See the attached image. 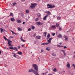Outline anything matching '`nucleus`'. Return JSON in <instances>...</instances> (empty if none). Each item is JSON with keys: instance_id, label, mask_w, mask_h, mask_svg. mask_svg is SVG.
Returning a JSON list of instances; mask_svg holds the SVG:
<instances>
[{"instance_id": "18", "label": "nucleus", "mask_w": 75, "mask_h": 75, "mask_svg": "<svg viewBox=\"0 0 75 75\" xmlns=\"http://www.w3.org/2000/svg\"><path fill=\"white\" fill-rule=\"evenodd\" d=\"M11 31L12 32V34H15V35H17V33H14V32H13L11 30Z\"/></svg>"}, {"instance_id": "45", "label": "nucleus", "mask_w": 75, "mask_h": 75, "mask_svg": "<svg viewBox=\"0 0 75 75\" xmlns=\"http://www.w3.org/2000/svg\"><path fill=\"white\" fill-rule=\"evenodd\" d=\"M55 35V33H53V34H52V35H53V36H54V35Z\"/></svg>"}, {"instance_id": "50", "label": "nucleus", "mask_w": 75, "mask_h": 75, "mask_svg": "<svg viewBox=\"0 0 75 75\" xmlns=\"http://www.w3.org/2000/svg\"><path fill=\"white\" fill-rule=\"evenodd\" d=\"M25 22H23V24H25Z\"/></svg>"}, {"instance_id": "55", "label": "nucleus", "mask_w": 75, "mask_h": 75, "mask_svg": "<svg viewBox=\"0 0 75 75\" xmlns=\"http://www.w3.org/2000/svg\"><path fill=\"white\" fill-rule=\"evenodd\" d=\"M23 42H25V40H23Z\"/></svg>"}, {"instance_id": "35", "label": "nucleus", "mask_w": 75, "mask_h": 75, "mask_svg": "<svg viewBox=\"0 0 75 75\" xmlns=\"http://www.w3.org/2000/svg\"><path fill=\"white\" fill-rule=\"evenodd\" d=\"M13 14L12 13H10V15H9V16H13Z\"/></svg>"}, {"instance_id": "57", "label": "nucleus", "mask_w": 75, "mask_h": 75, "mask_svg": "<svg viewBox=\"0 0 75 75\" xmlns=\"http://www.w3.org/2000/svg\"><path fill=\"white\" fill-rule=\"evenodd\" d=\"M62 71H63V72H65V71H64V70H63Z\"/></svg>"}, {"instance_id": "54", "label": "nucleus", "mask_w": 75, "mask_h": 75, "mask_svg": "<svg viewBox=\"0 0 75 75\" xmlns=\"http://www.w3.org/2000/svg\"><path fill=\"white\" fill-rule=\"evenodd\" d=\"M21 46H22V47H24V45H22Z\"/></svg>"}, {"instance_id": "43", "label": "nucleus", "mask_w": 75, "mask_h": 75, "mask_svg": "<svg viewBox=\"0 0 75 75\" xmlns=\"http://www.w3.org/2000/svg\"><path fill=\"white\" fill-rule=\"evenodd\" d=\"M38 17H40V16H41V14H38Z\"/></svg>"}, {"instance_id": "63", "label": "nucleus", "mask_w": 75, "mask_h": 75, "mask_svg": "<svg viewBox=\"0 0 75 75\" xmlns=\"http://www.w3.org/2000/svg\"><path fill=\"white\" fill-rule=\"evenodd\" d=\"M55 16H53V17L55 18Z\"/></svg>"}, {"instance_id": "24", "label": "nucleus", "mask_w": 75, "mask_h": 75, "mask_svg": "<svg viewBox=\"0 0 75 75\" xmlns=\"http://www.w3.org/2000/svg\"><path fill=\"white\" fill-rule=\"evenodd\" d=\"M7 49L8 50V49H10V50H13V47H9V48H7Z\"/></svg>"}, {"instance_id": "61", "label": "nucleus", "mask_w": 75, "mask_h": 75, "mask_svg": "<svg viewBox=\"0 0 75 75\" xmlns=\"http://www.w3.org/2000/svg\"><path fill=\"white\" fill-rule=\"evenodd\" d=\"M64 49H65V48H67V47H64Z\"/></svg>"}, {"instance_id": "64", "label": "nucleus", "mask_w": 75, "mask_h": 75, "mask_svg": "<svg viewBox=\"0 0 75 75\" xmlns=\"http://www.w3.org/2000/svg\"><path fill=\"white\" fill-rule=\"evenodd\" d=\"M74 58H75V55H74Z\"/></svg>"}, {"instance_id": "23", "label": "nucleus", "mask_w": 75, "mask_h": 75, "mask_svg": "<svg viewBox=\"0 0 75 75\" xmlns=\"http://www.w3.org/2000/svg\"><path fill=\"white\" fill-rule=\"evenodd\" d=\"M16 4H17V3L14 2L13 4V7H14V6H15V5H16Z\"/></svg>"}, {"instance_id": "51", "label": "nucleus", "mask_w": 75, "mask_h": 75, "mask_svg": "<svg viewBox=\"0 0 75 75\" xmlns=\"http://www.w3.org/2000/svg\"><path fill=\"white\" fill-rule=\"evenodd\" d=\"M1 54V51L0 50V55Z\"/></svg>"}, {"instance_id": "48", "label": "nucleus", "mask_w": 75, "mask_h": 75, "mask_svg": "<svg viewBox=\"0 0 75 75\" xmlns=\"http://www.w3.org/2000/svg\"><path fill=\"white\" fill-rule=\"evenodd\" d=\"M47 72H45V73H44V74L45 75H47Z\"/></svg>"}, {"instance_id": "1", "label": "nucleus", "mask_w": 75, "mask_h": 75, "mask_svg": "<svg viewBox=\"0 0 75 75\" xmlns=\"http://www.w3.org/2000/svg\"><path fill=\"white\" fill-rule=\"evenodd\" d=\"M34 69H30L28 71L29 72H33L35 75H40L38 74V68L37 65L33 64L32 65Z\"/></svg>"}, {"instance_id": "29", "label": "nucleus", "mask_w": 75, "mask_h": 75, "mask_svg": "<svg viewBox=\"0 0 75 75\" xmlns=\"http://www.w3.org/2000/svg\"><path fill=\"white\" fill-rule=\"evenodd\" d=\"M55 25H56V27H59V25L58 23H56Z\"/></svg>"}, {"instance_id": "5", "label": "nucleus", "mask_w": 75, "mask_h": 75, "mask_svg": "<svg viewBox=\"0 0 75 75\" xmlns=\"http://www.w3.org/2000/svg\"><path fill=\"white\" fill-rule=\"evenodd\" d=\"M36 23L38 25H42L43 24V23L41 22H38Z\"/></svg>"}, {"instance_id": "16", "label": "nucleus", "mask_w": 75, "mask_h": 75, "mask_svg": "<svg viewBox=\"0 0 75 75\" xmlns=\"http://www.w3.org/2000/svg\"><path fill=\"white\" fill-rule=\"evenodd\" d=\"M17 23L19 24H20V23H21V21L20 20H18L17 21Z\"/></svg>"}, {"instance_id": "37", "label": "nucleus", "mask_w": 75, "mask_h": 75, "mask_svg": "<svg viewBox=\"0 0 75 75\" xmlns=\"http://www.w3.org/2000/svg\"><path fill=\"white\" fill-rule=\"evenodd\" d=\"M28 31H31V29L30 28H29L28 30Z\"/></svg>"}, {"instance_id": "2", "label": "nucleus", "mask_w": 75, "mask_h": 75, "mask_svg": "<svg viewBox=\"0 0 75 75\" xmlns=\"http://www.w3.org/2000/svg\"><path fill=\"white\" fill-rule=\"evenodd\" d=\"M47 8H54V7H55V6L54 5H50L49 4H48L47 5Z\"/></svg>"}, {"instance_id": "56", "label": "nucleus", "mask_w": 75, "mask_h": 75, "mask_svg": "<svg viewBox=\"0 0 75 75\" xmlns=\"http://www.w3.org/2000/svg\"><path fill=\"white\" fill-rule=\"evenodd\" d=\"M44 73H42V75H44Z\"/></svg>"}, {"instance_id": "7", "label": "nucleus", "mask_w": 75, "mask_h": 75, "mask_svg": "<svg viewBox=\"0 0 75 75\" xmlns=\"http://www.w3.org/2000/svg\"><path fill=\"white\" fill-rule=\"evenodd\" d=\"M48 44H49V43H45L44 42L41 44L42 45H48Z\"/></svg>"}, {"instance_id": "41", "label": "nucleus", "mask_w": 75, "mask_h": 75, "mask_svg": "<svg viewBox=\"0 0 75 75\" xmlns=\"http://www.w3.org/2000/svg\"><path fill=\"white\" fill-rule=\"evenodd\" d=\"M21 41H23V40H24L23 39H22V37H21Z\"/></svg>"}, {"instance_id": "40", "label": "nucleus", "mask_w": 75, "mask_h": 75, "mask_svg": "<svg viewBox=\"0 0 75 75\" xmlns=\"http://www.w3.org/2000/svg\"><path fill=\"white\" fill-rule=\"evenodd\" d=\"M38 18H37L35 19V21H38Z\"/></svg>"}, {"instance_id": "59", "label": "nucleus", "mask_w": 75, "mask_h": 75, "mask_svg": "<svg viewBox=\"0 0 75 75\" xmlns=\"http://www.w3.org/2000/svg\"><path fill=\"white\" fill-rule=\"evenodd\" d=\"M25 0H21V1H25Z\"/></svg>"}, {"instance_id": "17", "label": "nucleus", "mask_w": 75, "mask_h": 75, "mask_svg": "<svg viewBox=\"0 0 75 75\" xmlns=\"http://www.w3.org/2000/svg\"><path fill=\"white\" fill-rule=\"evenodd\" d=\"M11 21H15V19L13 18H12L11 19Z\"/></svg>"}, {"instance_id": "60", "label": "nucleus", "mask_w": 75, "mask_h": 75, "mask_svg": "<svg viewBox=\"0 0 75 75\" xmlns=\"http://www.w3.org/2000/svg\"><path fill=\"white\" fill-rule=\"evenodd\" d=\"M38 59H40V58H39V57H38Z\"/></svg>"}, {"instance_id": "22", "label": "nucleus", "mask_w": 75, "mask_h": 75, "mask_svg": "<svg viewBox=\"0 0 75 75\" xmlns=\"http://www.w3.org/2000/svg\"><path fill=\"white\" fill-rule=\"evenodd\" d=\"M47 15H46L44 18H43V20H46V18H47Z\"/></svg>"}, {"instance_id": "14", "label": "nucleus", "mask_w": 75, "mask_h": 75, "mask_svg": "<svg viewBox=\"0 0 75 75\" xmlns=\"http://www.w3.org/2000/svg\"><path fill=\"white\" fill-rule=\"evenodd\" d=\"M43 34L44 35H44V37H47V32H44L43 33Z\"/></svg>"}, {"instance_id": "42", "label": "nucleus", "mask_w": 75, "mask_h": 75, "mask_svg": "<svg viewBox=\"0 0 75 75\" xmlns=\"http://www.w3.org/2000/svg\"><path fill=\"white\" fill-rule=\"evenodd\" d=\"M72 65H73V66L74 69H75V64H72Z\"/></svg>"}, {"instance_id": "52", "label": "nucleus", "mask_w": 75, "mask_h": 75, "mask_svg": "<svg viewBox=\"0 0 75 75\" xmlns=\"http://www.w3.org/2000/svg\"><path fill=\"white\" fill-rule=\"evenodd\" d=\"M59 44L60 45H61V44H62V43H61V42L59 43Z\"/></svg>"}, {"instance_id": "34", "label": "nucleus", "mask_w": 75, "mask_h": 75, "mask_svg": "<svg viewBox=\"0 0 75 75\" xmlns=\"http://www.w3.org/2000/svg\"><path fill=\"white\" fill-rule=\"evenodd\" d=\"M8 44L9 46H11V43H10V42H8Z\"/></svg>"}, {"instance_id": "33", "label": "nucleus", "mask_w": 75, "mask_h": 75, "mask_svg": "<svg viewBox=\"0 0 75 75\" xmlns=\"http://www.w3.org/2000/svg\"><path fill=\"white\" fill-rule=\"evenodd\" d=\"M7 41L8 42H10H10H12V41L8 39H7Z\"/></svg>"}, {"instance_id": "10", "label": "nucleus", "mask_w": 75, "mask_h": 75, "mask_svg": "<svg viewBox=\"0 0 75 75\" xmlns=\"http://www.w3.org/2000/svg\"><path fill=\"white\" fill-rule=\"evenodd\" d=\"M50 36H51L50 34H49L47 35V40H48V39H49V38H50Z\"/></svg>"}, {"instance_id": "11", "label": "nucleus", "mask_w": 75, "mask_h": 75, "mask_svg": "<svg viewBox=\"0 0 75 75\" xmlns=\"http://www.w3.org/2000/svg\"><path fill=\"white\" fill-rule=\"evenodd\" d=\"M61 51H62L63 53L64 54V56H66V53L65 52V50H61Z\"/></svg>"}, {"instance_id": "53", "label": "nucleus", "mask_w": 75, "mask_h": 75, "mask_svg": "<svg viewBox=\"0 0 75 75\" xmlns=\"http://www.w3.org/2000/svg\"><path fill=\"white\" fill-rule=\"evenodd\" d=\"M10 38H13V37H12L11 36L10 37Z\"/></svg>"}, {"instance_id": "12", "label": "nucleus", "mask_w": 75, "mask_h": 75, "mask_svg": "<svg viewBox=\"0 0 75 75\" xmlns=\"http://www.w3.org/2000/svg\"><path fill=\"white\" fill-rule=\"evenodd\" d=\"M51 28L52 29H54V28H56V27H55V25H52V26H51Z\"/></svg>"}, {"instance_id": "36", "label": "nucleus", "mask_w": 75, "mask_h": 75, "mask_svg": "<svg viewBox=\"0 0 75 75\" xmlns=\"http://www.w3.org/2000/svg\"><path fill=\"white\" fill-rule=\"evenodd\" d=\"M0 30H1V33L3 31V29L2 28H1L0 29Z\"/></svg>"}, {"instance_id": "25", "label": "nucleus", "mask_w": 75, "mask_h": 75, "mask_svg": "<svg viewBox=\"0 0 75 75\" xmlns=\"http://www.w3.org/2000/svg\"><path fill=\"white\" fill-rule=\"evenodd\" d=\"M46 50L47 51H50V47H46Z\"/></svg>"}, {"instance_id": "62", "label": "nucleus", "mask_w": 75, "mask_h": 75, "mask_svg": "<svg viewBox=\"0 0 75 75\" xmlns=\"http://www.w3.org/2000/svg\"><path fill=\"white\" fill-rule=\"evenodd\" d=\"M20 47H18V49H20Z\"/></svg>"}, {"instance_id": "26", "label": "nucleus", "mask_w": 75, "mask_h": 75, "mask_svg": "<svg viewBox=\"0 0 75 75\" xmlns=\"http://www.w3.org/2000/svg\"><path fill=\"white\" fill-rule=\"evenodd\" d=\"M17 54H19V55H21L22 54V52H18Z\"/></svg>"}, {"instance_id": "31", "label": "nucleus", "mask_w": 75, "mask_h": 75, "mask_svg": "<svg viewBox=\"0 0 75 75\" xmlns=\"http://www.w3.org/2000/svg\"><path fill=\"white\" fill-rule=\"evenodd\" d=\"M31 28H32V30H34V29H35V27L33 26H31Z\"/></svg>"}, {"instance_id": "30", "label": "nucleus", "mask_w": 75, "mask_h": 75, "mask_svg": "<svg viewBox=\"0 0 75 75\" xmlns=\"http://www.w3.org/2000/svg\"><path fill=\"white\" fill-rule=\"evenodd\" d=\"M57 37L58 38H61V37H62V35H61V34H59L58 36Z\"/></svg>"}, {"instance_id": "46", "label": "nucleus", "mask_w": 75, "mask_h": 75, "mask_svg": "<svg viewBox=\"0 0 75 75\" xmlns=\"http://www.w3.org/2000/svg\"><path fill=\"white\" fill-rule=\"evenodd\" d=\"M16 47H14L13 48V50H16Z\"/></svg>"}, {"instance_id": "58", "label": "nucleus", "mask_w": 75, "mask_h": 75, "mask_svg": "<svg viewBox=\"0 0 75 75\" xmlns=\"http://www.w3.org/2000/svg\"><path fill=\"white\" fill-rule=\"evenodd\" d=\"M4 49H6V47H4Z\"/></svg>"}, {"instance_id": "38", "label": "nucleus", "mask_w": 75, "mask_h": 75, "mask_svg": "<svg viewBox=\"0 0 75 75\" xmlns=\"http://www.w3.org/2000/svg\"><path fill=\"white\" fill-rule=\"evenodd\" d=\"M57 46L59 47H63V46H62V45H58Z\"/></svg>"}, {"instance_id": "3", "label": "nucleus", "mask_w": 75, "mask_h": 75, "mask_svg": "<svg viewBox=\"0 0 75 75\" xmlns=\"http://www.w3.org/2000/svg\"><path fill=\"white\" fill-rule=\"evenodd\" d=\"M37 4L34 3L33 4H31V6H30L31 8H33L35 7V6H36Z\"/></svg>"}, {"instance_id": "21", "label": "nucleus", "mask_w": 75, "mask_h": 75, "mask_svg": "<svg viewBox=\"0 0 75 75\" xmlns=\"http://www.w3.org/2000/svg\"><path fill=\"white\" fill-rule=\"evenodd\" d=\"M18 31H22V29L21 28H18Z\"/></svg>"}, {"instance_id": "39", "label": "nucleus", "mask_w": 75, "mask_h": 75, "mask_svg": "<svg viewBox=\"0 0 75 75\" xmlns=\"http://www.w3.org/2000/svg\"><path fill=\"white\" fill-rule=\"evenodd\" d=\"M59 30H62V28L61 27H59Z\"/></svg>"}, {"instance_id": "9", "label": "nucleus", "mask_w": 75, "mask_h": 75, "mask_svg": "<svg viewBox=\"0 0 75 75\" xmlns=\"http://www.w3.org/2000/svg\"><path fill=\"white\" fill-rule=\"evenodd\" d=\"M64 38H65V40L66 41H68V37L67 36H64Z\"/></svg>"}, {"instance_id": "13", "label": "nucleus", "mask_w": 75, "mask_h": 75, "mask_svg": "<svg viewBox=\"0 0 75 75\" xmlns=\"http://www.w3.org/2000/svg\"><path fill=\"white\" fill-rule=\"evenodd\" d=\"M36 38L37 39H40L41 37L39 35L37 36L36 37Z\"/></svg>"}, {"instance_id": "27", "label": "nucleus", "mask_w": 75, "mask_h": 75, "mask_svg": "<svg viewBox=\"0 0 75 75\" xmlns=\"http://www.w3.org/2000/svg\"><path fill=\"white\" fill-rule=\"evenodd\" d=\"M4 39L5 41H6V40L7 41V40H8V39H7V38H6V37L5 36H4Z\"/></svg>"}, {"instance_id": "8", "label": "nucleus", "mask_w": 75, "mask_h": 75, "mask_svg": "<svg viewBox=\"0 0 75 75\" xmlns=\"http://www.w3.org/2000/svg\"><path fill=\"white\" fill-rule=\"evenodd\" d=\"M12 54H13V57H14V58H17V57H16V55H17V54H16L14 53H12Z\"/></svg>"}, {"instance_id": "49", "label": "nucleus", "mask_w": 75, "mask_h": 75, "mask_svg": "<svg viewBox=\"0 0 75 75\" xmlns=\"http://www.w3.org/2000/svg\"><path fill=\"white\" fill-rule=\"evenodd\" d=\"M33 37H35V34H34L33 35Z\"/></svg>"}, {"instance_id": "32", "label": "nucleus", "mask_w": 75, "mask_h": 75, "mask_svg": "<svg viewBox=\"0 0 75 75\" xmlns=\"http://www.w3.org/2000/svg\"><path fill=\"white\" fill-rule=\"evenodd\" d=\"M25 12L27 13H29V12H30V11H29L28 10H27L25 11Z\"/></svg>"}, {"instance_id": "47", "label": "nucleus", "mask_w": 75, "mask_h": 75, "mask_svg": "<svg viewBox=\"0 0 75 75\" xmlns=\"http://www.w3.org/2000/svg\"><path fill=\"white\" fill-rule=\"evenodd\" d=\"M15 50L16 51H18L16 47V49H15Z\"/></svg>"}, {"instance_id": "28", "label": "nucleus", "mask_w": 75, "mask_h": 75, "mask_svg": "<svg viewBox=\"0 0 75 75\" xmlns=\"http://www.w3.org/2000/svg\"><path fill=\"white\" fill-rule=\"evenodd\" d=\"M57 69L54 68L53 69V71L54 72H57Z\"/></svg>"}, {"instance_id": "4", "label": "nucleus", "mask_w": 75, "mask_h": 75, "mask_svg": "<svg viewBox=\"0 0 75 75\" xmlns=\"http://www.w3.org/2000/svg\"><path fill=\"white\" fill-rule=\"evenodd\" d=\"M45 13H46L47 15V16H48L49 15H51V12L49 11H45Z\"/></svg>"}, {"instance_id": "15", "label": "nucleus", "mask_w": 75, "mask_h": 75, "mask_svg": "<svg viewBox=\"0 0 75 75\" xmlns=\"http://www.w3.org/2000/svg\"><path fill=\"white\" fill-rule=\"evenodd\" d=\"M67 68H70V64L69 63H68L67 65Z\"/></svg>"}, {"instance_id": "20", "label": "nucleus", "mask_w": 75, "mask_h": 75, "mask_svg": "<svg viewBox=\"0 0 75 75\" xmlns=\"http://www.w3.org/2000/svg\"><path fill=\"white\" fill-rule=\"evenodd\" d=\"M57 20H59L61 19V17L58 16L57 17Z\"/></svg>"}, {"instance_id": "6", "label": "nucleus", "mask_w": 75, "mask_h": 75, "mask_svg": "<svg viewBox=\"0 0 75 75\" xmlns=\"http://www.w3.org/2000/svg\"><path fill=\"white\" fill-rule=\"evenodd\" d=\"M52 40V38H50L49 40H47V42H47L48 43H49V44H50L51 43V40Z\"/></svg>"}, {"instance_id": "44", "label": "nucleus", "mask_w": 75, "mask_h": 75, "mask_svg": "<svg viewBox=\"0 0 75 75\" xmlns=\"http://www.w3.org/2000/svg\"><path fill=\"white\" fill-rule=\"evenodd\" d=\"M43 51H44V50H43L42 49H41V52H43Z\"/></svg>"}, {"instance_id": "19", "label": "nucleus", "mask_w": 75, "mask_h": 75, "mask_svg": "<svg viewBox=\"0 0 75 75\" xmlns=\"http://www.w3.org/2000/svg\"><path fill=\"white\" fill-rule=\"evenodd\" d=\"M52 56H54V57H56V54L54 53H52Z\"/></svg>"}]
</instances>
